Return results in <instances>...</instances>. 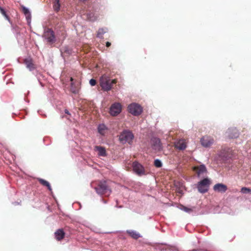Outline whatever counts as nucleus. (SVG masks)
Listing matches in <instances>:
<instances>
[{"instance_id":"obj_23","label":"nucleus","mask_w":251,"mask_h":251,"mask_svg":"<svg viewBox=\"0 0 251 251\" xmlns=\"http://www.w3.org/2000/svg\"><path fill=\"white\" fill-rule=\"evenodd\" d=\"M241 192L243 194L250 193L251 194V189L247 187H242L241 189Z\"/></svg>"},{"instance_id":"obj_20","label":"nucleus","mask_w":251,"mask_h":251,"mask_svg":"<svg viewBox=\"0 0 251 251\" xmlns=\"http://www.w3.org/2000/svg\"><path fill=\"white\" fill-rule=\"evenodd\" d=\"M107 31V29L106 28H101L98 30L97 33V36L100 38H102L103 35L106 33Z\"/></svg>"},{"instance_id":"obj_1","label":"nucleus","mask_w":251,"mask_h":251,"mask_svg":"<svg viewBox=\"0 0 251 251\" xmlns=\"http://www.w3.org/2000/svg\"><path fill=\"white\" fill-rule=\"evenodd\" d=\"M96 192L100 195H109L111 193V190L106 184L105 181H100L97 186L95 187Z\"/></svg>"},{"instance_id":"obj_22","label":"nucleus","mask_w":251,"mask_h":251,"mask_svg":"<svg viewBox=\"0 0 251 251\" xmlns=\"http://www.w3.org/2000/svg\"><path fill=\"white\" fill-rule=\"evenodd\" d=\"M23 12L26 16V18L28 20L31 18L30 13L27 8L25 7H23Z\"/></svg>"},{"instance_id":"obj_21","label":"nucleus","mask_w":251,"mask_h":251,"mask_svg":"<svg viewBox=\"0 0 251 251\" xmlns=\"http://www.w3.org/2000/svg\"><path fill=\"white\" fill-rule=\"evenodd\" d=\"M60 4L59 3V0H54V2L53 3V8L54 10L58 12L60 10Z\"/></svg>"},{"instance_id":"obj_2","label":"nucleus","mask_w":251,"mask_h":251,"mask_svg":"<svg viewBox=\"0 0 251 251\" xmlns=\"http://www.w3.org/2000/svg\"><path fill=\"white\" fill-rule=\"evenodd\" d=\"M100 84L103 91H108L111 89L110 77L105 75H102L100 77Z\"/></svg>"},{"instance_id":"obj_26","label":"nucleus","mask_w":251,"mask_h":251,"mask_svg":"<svg viewBox=\"0 0 251 251\" xmlns=\"http://www.w3.org/2000/svg\"><path fill=\"white\" fill-rule=\"evenodd\" d=\"M26 67L30 71H32L36 68L35 64H26Z\"/></svg>"},{"instance_id":"obj_30","label":"nucleus","mask_w":251,"mask_h":251,"mask_svg":"<svg viewBox=\"0 0 251 251\" xmlns=\"http://www.w3.org/2000/svg\"><path fill=\"white\" fill-rule=\"evenodd\" d=\"M117 82V80L116 79H113L111 81H110V83H111V87L112 85L114 84H116Z\"/></svg>"},{"instance_id":"obj_27","label":"nucleus","mask_w":251,"mask_h":251,"mask_svg":"<svg viewBox=\"0 0 251 251\" xmlns=\"http://www.w3.org/2000/svg\"><path fill=\"white\" fill-rule=\"evenodd\" d=\"M70 80L71 81V91L73 93H75V94H76L78 92V91L75 89H74L73 87V78L72 77H71L70 78Z\"/></svg>"},{"instance_id":"obj_16","label":"nucleus","mask_w":251,"mask_h":251,"mask_svg":"<svg viewBox=\"0 0 251 251\" xmlns=\"http://www.w3.org/2000/svg\"><path fill=\"white\" fill-rule=\"evenodd\" d=\"M95 150L98 151V155L101 156H105L106 152L104 147L96 146L95 147Z\"/></svg>"},{"instance_id":"obj_13","label":"nucleus","mask_w":251,"mask_h":251,"mask_svg":"<svg viewBox=\"0 0 251 251\" xmlns=\"http://www.w3.org/2000/svg\"><path fill=\"white\" fill-rule=\"evenodd\" d=\"M45 37L49 42H52L54 40V33L51 29H48L45 33Z\"/></svg>"},{"instance_id":"obj_31","label":"nucleus","mask_w":251,"mask_h":251,"mask_svg":"<svg viewBox=\"0 0 251 251\" xmlns=\"http://www.w3.org/2000/svg\"><path fill=\"white\" fill-rule=\"evenodd\" d=\"M110 46H111V43H110V42H107L106 43V46L107 47H110Z\"/></svg>"},{"instance_id":"obj_25","label":"nucleus","mask_w":251,"mask_h":251,"mask_svg":"<svg viewBox=\"0 0 251 251\" xmlns=\"http://www.w3.org/2000/svg\"><path fill=\"white\" fill-rule=\"evenodd\" d=\"M154 165L157 168H160L162 167V164L160 160L155 159L154 161Z\"/></svg>"},{"instance_id":"obj_7","label":"nucleus","mask_w":251,"mask_h":251,"mask_svg":"<svg viewBox=\"0 0 251 251\" xmlns=\"http://www.w3.org/2000/svg\"><path fill=\"white\" fill-rule=\"evenodd\" d=\"M198 177L203 176L207 172V170L204 165L195 166L193 169Z\"/></svg>"},{"instance_id":"obj_9","label":"nucleus","mask_w":251,"mask_h":251,"mask_svg":"<svg viewBox=\"0 0 251 251\" xmlns=\"http://www.w3.org/2000/svg\"><path fill=\"white\" fill-rule=\"evenodd\" d=\"M201 145L205 147H208L214 143V139L208 136L203 137L201 140Z\"/></svg>"},{"instance_id":"obj_8","label":"nucleus","mask_w":251,"mask_h":251,"mask_svg":"<svg viewBox=\"0 0 251 251\" xmlns=\"http://www.w3.org/2000/svg\"><path fill=\"white\" fill-rule=\"evenodd\" d=\"M133 171L137 175L141 176L145 174L143 166L137 162H134L132 164Z\"/></svg>"},{"instance_id":"obj_4","label":"nucleus","mask_w":251,"mask_h":251,"mask_svg":"<svg viewBox=\"0 0 251 251\" xmlns=\"http://www.w3.org/2000/svg\"><path fill=\"white\" fill-rule=\"evenodd\" d=\"M128 112L134 116H138L142 112V107L138 104L132 103L129 104L127 107Z\"/></svg>"},{"instance_id":"obj_12","label":"nucleus","mask_w":251,"mask_h":251,"mask_svg":"<svg viewBox=\"0 0 251 251\" xmlns=\"http://www.w3.org/2000/svg\"><path fill=\"white\" fill-rule=\"evenodd\" d=\"M213 190L216 192L225 193L227 190V187L223 183H217L213 186Z\"/></svg>"},{"instance_id":"obj_28","label":"nucleus","mask_w":251,"mask_h":251,"mask_svg":"<svg viewBox=\"0 0 251 251\" xmlns=\"http://www.w3.org/2000/svg\"><path fill=\"white\" fill-rule=\"evenodd\" d=\"M89 83L91 86H94L96 84V80L94 78H92L90 79Z\"/></svg>"},{"instance_id":"obj_24","label":"nucleus","mask_w":251,"mask_h":251,"mask_svg":"<svg viewBox=\"0 0 251 251\" xmlns=\"http://www.w3.org/2000/svg\"><path fill=\"white\" fill-rule=\"evenodd\" d=\"M0 13L4 16L5 19L9 21L10 19H9V16L7 15L4 9L0 6Z\"/></svg>"},{"instance_id":"obj_18","label":"nucleus","mask_w":251,"mask_h":251,"mask_svg":"<svg viewBox=\"0 0 251 251\" xmlns=\"http://www.w3.org/2000/svg\"><path fill=\"white\" fill-rule=\"evenodd\" d=\"M98 132L102 135H104L105 133V131L107 130L106 126L103 125H100L98 128Z\"/></svg>"},{"instance_id":"obj_17","label":"nucleus","mask_w":251,"mask_h":251,"mask_svg":"<svg viewBox=\"0 0 251 251\" xmlns=\"http://www.w3.org/2000/svg\"><path fill=\"white\" fill-rule=\"evenodd\" d=\"M126 233L132 238L135 239H137L140 236L138 233L133 230H128L126 231Z\"/></svg>"},{"instance_id":"obj_35","label":"nucleus","mask_w":251,"mask_h":251,"mask_svg":"<svg viewBox=\"0 0 251 251\" xmlns=\"http://www.w3.org/2000/svg\"><path fill=\"white\" fill-rule=\"evenodd\" d=\"M25 63H27V62H26V60H25Z\"/></svg>"},{"instance_id":"obj_6","label":"nucleus","mask_w":251,"mask_h":251,"mask_svg":"<svg viewBox=\"0 0 251 251\" xmlns=\"http://www.w3.org/2000/svg\"><path fill=\"white\" fill-rule=\"evenodd\" d=\"M122 111V105L120 103H114L112 104L110 108L109 113L111 115L116 116Z\"/></svg>"},{"instance_id":"obj_5","label":"nucleus","mask_w":251,"mask_h":251,"mask_svg":"<svg viewBox=\"0 0 251 251\" xmlns=\"http://www.w3.org/2000/svg\"><path fill=\"white\" fill-rule=\"evenodd\" d=\"M134 138L132 133L129 131H124L120 135L119 139L123 143L127 142L130 144Z\"/></svg>"},{"instance_id":"obj_32","label":"nucleus","mask_w":251,"mask_h":251,"mask_svg":"<svg viewBox=\"0 0 251 251\" xmlns=\"http://www.w3.org/2000/svg\"><path fill=\"white\" fill-rule=\"evenodd\" d=\"M65 113L67 114L70 115L69 111L67 109L65 110Z\"/></svg>"},{"instance_id":"obj_33","label":"nucleus","mask_w":251,"mask_h":251,"mask_svg":"<svg viewBox=\"0 0 251 251\" xmlns=\"http://www.w3.org/2000/svg\"><path fill=\"white\" fill-rule=\"evenodd\" d=\"M102 201H103V202H104V203H106V201L105 200H104L103 199H102Z\"/></svg>"},{"instance_id":"obj_10","label":"nucleus","mask_w":251,"mask_h":251,"mask_svg":"<svg viewBox=\"0 0 251 251\" xmlns=\"http://www.w3.org/2000/svg\"><path fill=\"white\" fill-rule=\"evenodd\" d=\"M151 145L153 149L159 151L162 149V145L159 139L153 138L151 139Z\"/></svg>"},{"instance_id":"obj_11","label":"nucleus","mask_w":251,"mask_h":251,"mask_svg":"<svg viewBox=\"0 0 251 251\" xmlns=\"http://www.w3.org/2000/svg\"><path fill=\"white\" fill-rule=\"evenodd\" d=\"M229 139L236 138L239 136V132L236 128H229L226 132Z\"/></svg>"},{"instance_id":"obj_29","label":"nucleus","mask_w":251,"mask_h":251,"mask_svg":"<svg viewBox=\"0 0 251 251\" xmlns=\"http://www.w3.org/2000/svg\"><path fill=\"white\" fill-rule=\"evenodd\" d=\"M183 210L184 211H185V212H189V213L192 211V209L190 208H188V207H185V206H183Z\"/></svg>"},{"instance_id":"obj_34","label":"nucleus","mask_w":251,"mask_h":251,"mask_svg":"<svg viewBox=\"0 0 251 251\" xmlns=\"http://www.w3.org/2000/svg\"><path fill=\"white\" fill-rule=\"evenodd\" d=\"M96 67H98V64H96Z\"/></svg>"},{"instance_id":"obj_19","label":"nucleus","mask_w":251,"mask_h":251,"mask_svg":"<svg viewBox=\"0 0 251 251\" xmlns=\"http://www.w3.org/2000/svg\"><path fill=\"white\" fill-rule=\"evenodd\" d=\"M38 181L40 182V183L42 185L47 187L48 189L50 191L51 190V186L50 185V183L48 181L42 178H39Z\"/></svg>"},{"instance_id":"obj_3","label":"nucleus","mask_w":251,"mask_h":251,"mask_svg":"<svg viewBox=\"0 0 251 251\" xmlns=\"http://www.w3.org/2000/svg\"><path fill=\"white\" fill-rule=\"evenodd\" d=\"M210 183V180L208 178H204L200 181L198 184V191L201 193L207 192Z\"/></svg>"},{"instance_id":"obj_14","label":"nucleus","mask_w":251,"mask_h":251,"mask_svg":"<svg viewBox=\"0 0 251 251\" xmlns=\"http://www.w3.org/2000/svg\"><path fill=\"white\" fill-rule=\"evenodd\" d=\"M175 148L180 150H184L186 148V143L184 139H181L175 144Z\"/></svg>"},{"instance_id":"obj_15","label":"nucleus","mask_w":251,"mask_h":251,"mask_svg":"<svg viewBox=\"0 0 251 251\" xmlns=\"http://www.w3.org/2000/svg\"><path fill=\"white\" fill-rule=\"evenodd\" d=\"M65 233L63 229H58L54 233L55 239L58 241H60L65 237Z\"/></svg>"}]
</instances>
